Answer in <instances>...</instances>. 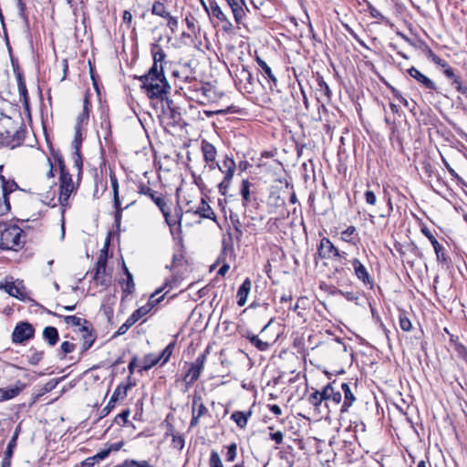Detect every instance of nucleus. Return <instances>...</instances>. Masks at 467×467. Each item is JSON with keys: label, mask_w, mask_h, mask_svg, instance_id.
<instances>
[{"label": "nucleus", "mask_w": 467, "mask_h": 467, "mask_svg": "<svg viewBox=\"0 0 467 467\" xmlns=\"http://www.w3.org/2000/svg\"><path fill=\"white\" fill-rule=\"evenodd\" d=\"M178 25H179V21H178L177 17L174 16V17H170L169 18V21L167 23V26L169 27V29L171 30V32L172 34H174L177 31Z\"/></svg>", "instance_id": "4d7b16f0"}, {"label": "nucleus", "mask_w": 467, "mask_h": 467, "mask_svg": "<svg viewBox=\"0 0 467 467\" xmlns=\"http://www.w3.org/2000/svg\"><path fill=\"white\" fill-rule=\"evenodd\" d=\"M34 327L26 322L18 324L13 332V341L16 343H22L29 339L34 335Z\"/></svg>", "instance_id": "6e6552de"}, {"label": "nucleus", "mask_w": 467, "mask_h": 467, "mask_svg": "<svg viewBox=\"0 0 467 467\" xmlns=\"http://www.w3.org/2000/svg\"><path fill=\"white\" fill-rule=\"evenodd\" d=\"M421 233L430 240L433 249L435 251V254L437 255L438 260H445L443 248L439 244V242L436 240L434 235L431 234V232L427 227L421 228Z\"/></svg>", "instance_id": "aec40b11"}, {"label": "nucleus", "mask_w": 467, "mask_h": 467, "mask_svg": "<svg viewBox=\"0 0 467 467\" xmlns=\"http://www.w3.org/2000/svg\"><path fill=\"white\" fill-rule=\"evenodd\" d=\"M4 288L10 296L20 300H24L26 297V288L21 282L6 283Z\"/></svg>", "instance_id": "2eb2a0df"}, {"label": "nucleus", "mask_w": 467, "mask_h": 467, "mask_svg": "<svg viewBox=\"0 0 467 467\" xmlns=\"http://www.w3.org/2000/svg\"><path fill=\"white\" fill-rule=\"evenodd\" d=\"M73 159H74V164H75L76 168L78 169V175H79L81 173L82 164H83L80 153L74 152Z\"/></svg>", "instance_id": "bf43d9fd"}, {"label": "nucleus", "mask_w": 467, "mask_h": 467, "mask_svg": "<svg viewBox=\"0 0 467 467\" xmlns=\"http://www.w3.org/2000/svg\"><path fill=\"white\" fill-rule=\"evenodd\" d=\"M244 337H247L250 342L255 346L259 350H266L269 347V344L265 342V341H262L257 336L255 335H251L250 333H245V334H243Z\"/></svg>", "instance_id": "cd10ccee"}, {"label": "nucleus", "mask_w": 467, "mask_h": 467, "mask_svg": "<svg viewBox=\"0 0 467 467\" xmlns=\"http://www.w3.org/2000/svg\"><path fill=\"white\" fill-rule=\"evenodd\" d=\"M79 330L83 332L84 341H83L82 348H83L84 350H87V349H88L92 346V344L94 342V337L88 332L87 327H82V328H79Z\"/></svg>", "instance_id": "7c9ffc66"}, {"label": "nucleus", "mask_w": 467, "mask_h": 467, "mask_svg": "<svg viewBox=\"0 0 467 467\" xmlns=\"http://www.w3.org/2000/svg\"><path fill=\"white\" fill-rule=\"evenodd\" d=\"M10 208L8 197L0 195V216L6 214L10 211Z\"/></svg>", "instance_id": "37998d69"}, {"label": "nucleus", "mask_w": 467, "mask_h": 467, "mask_svg": "<svg viewBox=\"0 0 467 467\" xmlns=\"http://www.w3.org/2000/svg\"><path fill=\"white\" fill-rule=\"evenodd\" d=\"M365 200L367 203L370 205H375L377 202V197L375 193L369 190L365 192Z\"/></svg>", "instance_id": "13d9d810"}, {"label": "nucleus", "mask_w": 467, "mask_h": 467, "mask_svg": "<svg viewBox=\"0 0 467 467\" xmlns=\"http://www.w3.org/2000/svg\"><path fill=\"white\" fill-rule=\"evenodd\" d=\"M239 46L241 48V55L239 56V59L241 61H243L244 59L245 56H247V57L251 56L250 46H249V43L245 40H241Z\"/></svg>", "instance_id": "a18cd8bd"}, {"label": "nucleus", "mask_w": 467, "mask_h": 467, "mask_svg": "<svg viewBox=\"0 0 467 467\" xmlns=\"http://www.w3.org/2000/svg\"><path fill=\"white\" fill-rule=\"evenodd\" d=\"M250 416H251V411H248V412L235 411V423L239 427L244 428L247 424V420Z\"/></svg>", "instance_id": "c9c22d12"}, {"label": "nucleus", "mask_w": 467, "mask_h": 467, "mask_svg": "<svg viewBox=\"0 0 467 467\" xmlns=\"http://www.w3.org/2000/svg\"><path fill=\"white\" fill-rule=\"evenodd\" d=\"M212 16L218 19V22L225 20L227 17L217 4L211 5Z\"/></svg>", "instance_id": "ea45409f"}, {"label": "nucleus", "mask_w": 467, "mask_h": 467, "mask_svg": "<svg viewBox=\"0 0 467 467\" xmlns=\"http://www.w3.org/2000/svg\"><path fill=\"white\" fill-rule=\"evenodd\" d=\"M114 406H115V403H110V400H109L108 405L101 410L100 417L107 416L110 412V410L114 408Z\"/></svg>", "instance_id": "69168bd1"}, {"label": "nucleus", "mask_w": 467, "mask_h": 467, "mask_svg": "<svg viewBox=\"0 0 467 467\" xmlns=\"http://www.w3.org/2000/svg\"><path fill=\"white\" fill-rule=\"evenodd\" d=\"M135 384L129 383L126 385L120 384L119 385L116 389L114 390L111 398H110V403H116L117 401L120 400H124L127 396V391L129 389L133 387Z\"/></svg>", "instance_id": "b1692460"}, {"label": "nucleus", "mask_w": 467, "mask_h": 467, "mask_svg": "<svg viewBox=\"0 0 467 467\" xmlns=\"http://www.w3.org/2000/svg\"><path fill=\"white\" fill-rule=\"evenodd\" d=\"M267 407H268L269 410L272 411L276 416L281 415L282 410H281V408L278 405L271 404V405H268Z\"/></svg>", "instance_id": "774afa93"}, {"label": "nucleus", "mask_w": 467, "mask_h": 467, "mask_svg": "<svg viewBox=\"0 0 467 467\" xmlns=\"http://www.w3.org/2000/svg\"><path fill=\"white\" fill-rule=\"evenodd\" d=\"M202 150L206 161H213L216 156V150L213 145L207 141H202Z\"/></svg>", "instance_id": "bb28decb"}, {"label": "nucleus", "mask_w": 467, "mask_h": 467, "mask_svg": "<svg viewBox=\"0 0 467 467\" xmlns=\"http://www.w3.org/2000/svg\"><path fill=\"white\" fill-rule=\"evenodd\" d=\"M64 320L67 325H70L72 327H79V328L85 327L83 324L88 323L85 319H82L76 316H67L65 317Z\"/></svg>", "instance_id": "72a5a7b5"}, {"label": "nucleus", "mask_w": 467, "mask_h": 467, "mask_svg": "<svg viewBox=\"0 0 467 467\" xmlns=\"http://www.w3.org/2000/svg\"><path fill=\"white\" fill-rule=\"evenodd\" d=\"M252 288V281L250 278H246L244 283L240 285L237 291L238 301L237 304L243 306L246 304L248 295Z\"/></svg>", "instance_id": "412c9836"}, {"label": "nucleus", "mask_w": 467, "mask_h": 467, "mask_svg": "<svg viewBox=\"0 0 467 467\" xmlns=\"http://www.w3.org/2000/svg\"><path fill=\"white\" fill-rule=\"evenodd\" d=\"M441 161H442V163L444 164L445 168L447 169V171L450 172V174L457 179L458 181H462V178L459 176V174L451 167V165L449 164V162L447 161V160L444 158V157H441Z\"/></svg>", "instance_id": "6e6d98bb"}, {"label": "nucleus", "mask_w": 467, "mask_h": 467, "mask_svg": "<svg viewBox=\"0 0 467 467\" xmlns=\"http://www.w3.org/2000/svg\"><path fill=\"white\" fill-rule=\"evenodd\" d=\"M89 109H90V102H89V94L86 92L84 99H83V109L82 111L78 114L77 117V122L76 127L82 128L83 125H86L88 121V116H89Z\"/></svg>", "instance_id": "a211bd4d"}, {"label": "nucleus", "mask_w": 467, "mask_h": 467, "mask_svg": "<svg viewBox=\"0 0 467 467\" xmlns=\"http://www.w3.org/2000/svg\"><path fill=\"white\" fill-rule=\"evenodd\" d=\"M153 55V64L151 67H157L158 68H163L162 61L164 60L166 55L164 51L159 48L157 51L152 50Z\"/></svg>", "instance_id": "2f4dec72"}, {"label": "nucleus", "mask_w": 467, "mask_h": 467, "mask_svg": "<svg viewBox=\"0 0 467 467\" xmlns=\"http://www.w3.org/2000/svg\"><path fill=\"white\" fill-rule=\"evenodd\" d=\"M118 467H153L147 461L137 462L134 460H127Z\"/></svg>", "instance_id": "4c0bfd02"}, {"label": "nucleus", "mask_w": 467, "mask_h": 467, "mask_svg": "<svg viewBox=\"0 0 467 467\" xmlns=\"http://www.w3.org/2000/svg\"><path fill=\"white\" fill-rule=\"evenodd\" d=\"M43 337L49 345L54 346L58 340L57 329L54 327H47L43 331Z\"/></svg>", "instance_id": "a878e982"}, {"label": "nucleus", "mask_w": 467, "mask_h": 467, "mask_svg": "<svg viewBox=\"0 0 467 467\" xmlns=\"http://www.w3.org/2000/svg\"><path fill=\"white\" fill-rule=\"evenodd\" d=\"M161 291L162 288L156 290L153 294H151L150 300L146 305L140 306L130 315L135 322L139 321L141 317L146 316L157 304L162 300L163 296L156 297Z\"/></svg>", "instance_id": "0eeeda50"}, {"label": "nucleus", "mask_w": 467, "mask_h": 467, "mask_svg": "<svg viewBox=\"0 0 467 467\" xmlns=\"http://www.w3.org/2000/svg\"><path fill=\"white\" fill-rule=\"evenodd\" d=\"M218 26H220L221 29L227 34L230 33L232 30V23L227 18L225 20L218 22Z\"/></svg>", "instance_id": "052dcab7"}, {"label": "nucleus", "mask_w": 467, "mask_h": 467, "mask_svg": "<svg viewBox=\"0 0 467 467\" xmlns=\"http://www.w3.org/2000/svg\"><path fill=\"white\" fill-rule=\"evenodd\" d=\"M400 327L403 331H410L412 328L410 320L403 315L400 316Z\"/></svg>", "instance_id": "8fccbe9b"}, {"label": "nucleus", "mask_w": 467, "mask_h": 467, "mask_svg": "<svg viewBox=\"0 0 467 467\" xmlns=\"http://www.w3.org/2000/svg\"><path fill=\"white\" fill-rule=\"evenodd\" d=\"M356 232V228L354 226H348L346 230H344L341 234V238L345 242H351V236Z\"/></svg>", "instance_id": "3c124183"}, {"label": "nucleus", "mask_w": 467, "mask_h": 467, "mask_svg": "<svg viewBox=\"0 0 467 467\" xmlns=\"http://www.w3.org/2000/svg\"><path fill=\"white\" fill-rule=\"evenodd\" d=\"M322 401H326L325 395H323V390H316L312 392L308 397V402L311 405H313L316 409H317L321 405Z\"/></svg>", "instance_id": "c85d7f7f"}, {"label": "nucleus", "mask_w": 467, "mask_h": 467, "mask_svg": "<svg viewBox=\"0 0 467 467\" xmlns=\"http://www.w3.org/2000/svg\"><path fill=\"white\" fill-rule=\"evenodd\" d=\"M111 185L113 190V201L115 209H119L120 201L119 197V183L116 178H111Z\"/></svg>", "instance_id": "58836bf2"}, {"label": "nucleus", "mask_w": 467, "mask_h": 467, "mask_svg": "<svg viewBox=\"0 0 467 467\" xmlns=\"http://www.w3.org/2000/svg\"><path fill=\"white\" fill-rule=\"evenodd\" d=\"M18 188L14 181H6L3 175L0 174V195L8 197L9 193L13 192Z\"/></svg>", "instance_id": "5701e85b"}, {"label": "nucleus", "mask_w": 467, "mask_h": 467, "mask_svg": "<svg viewBox=\"0 0 467 467\" xmlns=\"http://www.w3.org/2000/svg\"><path fill=\"white\" fill-rule=\"evenodd\" d=\"M207 411L206 407L201 402V399L195 397L192 401V419L191 420V426L196 425L199 419Z\"/></svg>", "instance_id": "6ab92c4d"}, {"label": "nucleus", "mask_w": 467, "mask_h": 467, "mask_svg": "<svg viewBox=\"0 0 467 467\" xmlns=\"http://www.w3.org/2000/svg\"><path fill=\"white\" fill-rule=\"evenodd\" d=\"M206 359V353L201 354L196 360L189 366L186 378H190V379H197L201 374V371L203 368V364Z\"/></svg>", "instance_id": "4468645a"}, {"label": "nucleus", "mask_w": 467, "mask_h": 467, "mask_svg": "<svg viewBox=\"0 0 467 467\" xmlns=\"http://www.w3.org/2000/svg\"><path fill=\"white\" fill-rule=\"evenodd\" d=\"M209 463L210 467H223L222 460L215 451H212Z\"/></svg>", "instance_id": "49530a36"}, {"label": "nucleus", "mask_w": 467, "mask_h": 467, "mask_svg": "<svg viewBox=\"0 0 467 467\" xmlns=\"http://www.w3.org/2000/svg\"><path fill=\"white\" fill-rule=\"evenodd\" d=\"M26 385L19 382L5 388H0V402L11 400L16 397L24 389Z\"/></svg>", "instance_id": "ddd939ff"}, {"label": "nucleus", "mask_w": 467, "mask_h": 467, "mask_svg": "<svg viewBox=\"0 0 467 467\" xmlns=\"http://www.w3.org/2000/svg\"><path fill=\"white\" fill-rule=\"evenodd\" d=\"M172 445L174 448L182 450L184 447V440L182 436H173Z\"/></svg>", "instance_id": "680f3d73"}, {"label": "nucleus", "mask_w": 467, "mask_h": 467, "mask_svg": "<svg viewBox=\"0 0 467 467\" xmlns=\"http://www.w3.org/2000/svg\"><path fill=\"white\" fill-rule=\"evenodd\" d=\"M434 64L438 65L439 67H446L448 66V63L444 60V59H441V57H439L438 56H436L435 57H433V59L431 60Z\"/></svg>", "instance_id": "338daca9"}, {"label": "nucleus", "mask_w": 467, "mask_h": 467, "mask_svg": "<svg viewBox=\"0 0 467 467\" xmlns=\"http://www.w3.org/2000/svg\"><path fill=\"white\" fill-rule=\"evenodd\" d=\"M123 292L127 294H131L134 291L135 284L133 281V276L130 273H128V277L126 282L122 285Z\"/></svg>", "instance_id": "a19ab883"}, {"label": "nucleus", "mask_w": 467, "mask_h": 467, "mask_svg": "<svg viewBox=\"0 0 467 467\" xmlns=\"http://www.w3.org/2000/svg\"><path fill=\"white\" fill-rule=\"evenodd\" d=\"M17 86H18L19 95L23 101L24 107L26 108V109H28V107H29L28 93H27V89L26 87V83L20 75H18V77H17Z\"/></svg>", "instance_id": "393cba45"}, {"label": "nucleus", "mask_w": 467, "mask_h": 467, "mask_svg": "<svg viewBox=\"0 0 467 467\" xmlns=\"http://www.w3.org/2000/svg\"><path fill=\"white\" fill-rule=\"evenodd\" d=\"M166 12H168V10L163 2L157 0L153 3L151 8L152 15L162 16Z\"/></svg>", "instance_id": "473e14b6"}, {"label": "nucleus", "mask_w": 467, "mask_h": 467, "mask_svg": "<svg viewBox=\"0 0 467 467\" xmlns=\"http://www.w3.org/2000/svg\"><path fill=\"white\" fill-rule=\"evenodd\" d=\"M139 192L140 194L147 195V196L150 197V199L160 207V209L163 213L166 222L170 225H171V223L170 222V220L168 218V213L164 211L163 207L165 205V202L162 200V198L159 195H156V192L153 190H151L149 186L143 185V184L140 186Z\"/></svg>", "instance_id": "9b49d317"}, {"label": "nucleus", "mask_w": 467, "mask_h": 467, "mask_svg": "<svg viewBox=\"0 0 467 467\" xmlns=\"http://www.w3.org/2000/svg\"><path fill=\"white\" fill-rule=\"evenodd\" d=\"M219 170L224 173L223 180L219 184V192L223 196V198H219V204L222 206L223 211H224V204H228L231 202L232 193H231V185L232 179L234 176V159L227 158L223 161L222 164H218Z\"/></svg>", "instance_id": "20e7f679"}, {"label": "nucleus", "mask_w": 467, "mask_h": 467, "mask_svg": "<svg viewBox=\"0 0 467 467\" xmlns=\"http://www.w3.org/2000/svg\"><path fill=\"white\" fill-rule=\"evenodd\" d=\"M60 348H61L63 354L66 355V354H68V353H71L72 351H74L75 345L73 343L68 342V341H64L61 344Z\"/></svg>", "instance_id": "5fc2aeb1"}, {"label": "nucleus", "mask_w": 467, "mask_h": 467, "mask_svg": "<svg viewBox=\"0 0 467 467\" xmlns=\"http://www.w3.org/2000/svg\"><path fill=\"white\" fill-rule=\"evenodd\" d=\"M351 264L357 278L362 281L364 285H369L372 286L373 282L365 265L358 258H354L351 261Z\"/></svg>", "instance_id": "1a4fd4ad"}, {"label": "nucleus", "mask_w": 467, "mask_h": 467, "mask_svg": "<svg viewBox=\"0 0 467 467\" xmlns=\"http://www.w3.org/2000/svg\"><path fill=\"white\" fill-rule=\"evenodd\" d=\"M245 10L247 7L245 5L244 0H235V22H239L243 16L245 15Z\"/></svg>", "instance_id": "c756f323"}, {"label": "nucleus", "mask_w": 467, "mask_h": 467, "mask_svg": "<svg viewBox=\"0 0 467 467\" xmlns=\"http://www.w3.org/2000/svg\"><path fill=\"white\" fill-rule=\"evenodd\" d=\"M318 254L322 258H331L332 255H341L340 251L327 238H323L320 241Z\"/></svg>", "instance_id": "9d476101"}, {"label": "nucleus", "mask_w": 467, "mask_h": 467, "mask_svg": "<svg viewBox=\"0 0 467 467\" xmlns=\"http://www.w3.org/2000/svg\"><path fill=\"white\" fill-rule=\"evenodd\" d=\"M454 350L457 354V356L461 358H462L464 361L467 362V348L461 343H456L454 345Z\"/></svg>", "instance_id": "09e8293b"}, {"label": "nucleus", "mask_w": 467, "mask_h": 467, "mask_svg": "<svg viewBox=\"0 0 467 467\" xmlns=\"http://www.w3.org/2000/svg\"><path fill=\"white\" fill-rule=\"evenodd\" d=\"M451 85L459 93H461L467 99V86L463 85L461 78H455L454 81L451 82Z\"/></svg>", "instance_id": "c03bdc74"}, {"label": "nucleus", "mask_w": 467, "mask_h": 467, "mask_svg": "<svg viewBox=\"0 0 467 467\" xmlns=\"http://www.w3.org/2000/svg\"><path fill=\"white\" fill-rule=\"evenodd\" d=\"M135 323H136V322H135V321L133 320V318L130 316V317H128V319L125 321V323H124V324H122V325L119 327V329H118V331H117L116 335H117V336L124 335V334L129 330V328H130V327H132Z\"/></svg>", "instance_id": "79ce46f5"}, {"label": "nucleus", "mask_w": 467, "mask_h": 467, "mask_svg": "<svg viewBox=\"0 0 467 467\" xmlns=\"http://www.w3.org/2000/svg\"><path fill=\"white\" fill-rule=\"evenodd\" d=\"M323 395L326 398V406L329 408V403L337 406L342 400V395L339 390H335L331 384H328L323 389Z\"/></svg>", "instance_id": "f3484780"}, {"label": "nucleus", "mask_w": 467, "mask_h": 467, "mask_svg": "<svg viewBox=\"0 0 467 467\" xmlns=\"http://www.w3.org/2000/svg\"><path fill=\"white\" fill-rule=\"evenodd\" d=\"M257 63L262 70L272 81L276 82V78L273 74L270 67L261 58L257 57Z\"/></svg>", "instance_id": "e433bc0d"}, {"label": "nucleus", "mask_w": 467, "mask_h": 467, "mask_svg": "<svg viewBox=\"0 0 467 467\" xmlns=\"http://www.w3.org/2000/svg\"><path fill=\"white\" fill-rule=\"evenodd\" d=\"M174 344H169L160 354H149L143 358H134L129 365L130 373H134L136 370L139 372L147 371L153 366L161 361V365L165 364L171 358Z\"/></svg>", "instance_id": "7ed1b4c3"}, {"label": "nucleus", "mask_w": 467, "mask_h": 467, "mask_svg": "<svg viewBox=\"0 0 467 467\" xmlns=\"http://www.w3.org/2000/svg\"><path fill=\"white\" fill-rule=\"evenodd\" d=\"M97 285L109 286L111 283V275L107 271V252L106 247L101 251L96 264L95 274L93 276Z\"/></svg>", "instance_id": "423d86ee"}, {"label": "nucleus", "mask_w": 467, "mask_h": 467, "mask_svg": "<svg viewBox=\"0 0 467 467\" xmlns=\"http://www.w3.org/2000/svg\"><path fill=\"white\" fill-rule=\"evenodd\" d=\"M341 389L344 391L345 400H344L343 405L340 409V411L346 412V411H348V408L353 405V403L356 400V398L347 383H342Z\"/></svg>", "instance_id": "4be33fe9"}, {"label": "nucleus", "mask_w": 467, "mask_h": 467, "mask_svg": "<svg viewBox=\"0 0 467 467\" xmlns=\"http://www.w3.org/2000/svg\"><path fill=\"white\" fill-rule=\"evenodd\" d=\"M250 182L246 180H244L242 182L241 194L244 202H248L250 200Z\"/></svg>", "instance_id": "de8ad7c7"}, {"label": "nucleus", "mask_w": 467, "mask_h": 467, "mask_svg": "<svg viewBox=\"0 0 467 467\" xmlns=\"http://www.w3.org/2000/svg\"><path fill=\"white\" fill-rule=\"evenodd\" d=\"M270 437L273 441H275L277 444H281L283 442L284 435L281 431H275L270 434Z\"/></svg>", "instance_id": "0e129e2a"}, {"label": "nucleus", "mask_w": 467, "mask_h": 467, "mask_svg": "<svg viewBox=\"0 0 467 467\" xmlns=\"http://www.w3.org/2000/svg\"><path fill=\"white\" fill-rule=\"evenodd\" d=\"M444 68V75L446 76V78L451 79L452 81H454L455 78H460L455 75L454 70L451 67L447 66Z\"/></svg>", "instance_id": "e2e57ef3"}, {"label": "nucleus", "mask_w": 467, "mask_h": 467, "mask_svg": "<svg viewBox=\"0 0 467 467\" xmlns=\"http://www.w3.org/2000/svg\"><path fill=\"white\" fill-rule=\"evenodd\" d=\"M23 230L12 222L0 221V248L18 250L26 243Z\"/></svg>", "instance_id": "f03ea898"}, {"label": "nucleus", "mask_w": 467, "mask_h": 467, "mask_svg": "<svg viewBox=\"0 0 467 467\" xmlns=\"http://www.w3.org/2000/svg\"><path fill=\"white\" fill-rule=\"evenodd\" d=\"M408 74L416 79L420 85H422L425 88L431 90H436L437 87L434 81L429 78L427 76L420 72L416 67H411L408 69Z\"/></svg>", "instance_id": "f8f14e48"}, {"label": "nucleus", "mask_w": 467, "mask_h": 467, "mask_svg": "<svg viewBox=\"0 0 467 467\" xmlns=\"http://www.w3.org/2000/svg\"><path fill=\"white\" fill-rule=\"evenodd\" d=\"M18 433H19V429L16 428V431H15V433L13 435V437L11 438V440L9 441L8 442V445L6 447V450H5V458H10L13 454V451L14 449L16 448V441H17V437H18Z\"/></svg>", "instance_id": "f704fd0d"}, {"label": "nucleus", "mask_w": 467, "mask_h": 467, "mask_svg": "<svg viewBox=\"0 0 467 467\" xmlns=\"http://www.w3.org/2000/svg\"><path fill=\"white\" fill-rule=\"evenodd\" d=\"M58 165L60 169L58 201L62 206H67L68 204L70 195L76 191V186L73 182L71 174L66 169L61 159H58Z\"/></svg>", "instance_id": "39448f33"}, {"label": "nucleus", "mask_w": 467, "mask_h": 467, "mask_svg": "<svg viewBox=\"0 0 467 467\" xmlns=\"http://www.w3.org/2000/svg\"><path fill=\"white\" fill-rule=\"evenodd\" d=\"M141 88L150 99H162L170 89V85L164 76L163 68L151 67L148 74L140 77Z\"/></svg>", "instance_id": "f257e3e1"}, {"label": "nucleus", "mask_w": 467, "mask_h": 467, "mask_svg": "<svg viewBox=\"0 0 467 467\" xmlns=\"http://www.w3.org/2000/svg\"><path fill=\"white\" fill-rule=\"evenodd\" d=\"M185 23H186V26L188 27V29L193 34V35H196V32H195V29H196V26H195V23H196V19L194 16H187L185 17Z\"/></svg>", "instance_id": "864d4df0"}, {"label": "nucleus", "mask_w": 467, "mask_h": 467, "mask_svg": "<svg viewBox=\"0 0 467 467\" xmlns=\"http://www.w3.org/2000/svg\"><path fill=\"white\" fill-rule=\"evenodd\" d=\"M58 381H47L45 386L42 389V391L40 393H37L36 395V398H39L40 396L44 395L47 392L51 391L53 389L56 388Z\"/></svg>", "instance_id": "603ef678"}, {"label": "nucleus", "mask_w": 467, "mask_h": 467, "mask_svg": "<svg viewBox=\"0 0 467 467\" xmlns=\"http://www.w3.org/2000/svg\"><path fill=\"white\" fill-rule=\"evenodd\" d=\"M189 208L186 210V213L193 212L199 214L203 218H213L214 214L209 204L204 201L203 198H201L198 205L192 206L190 202L188 203Z\"/></svg>", "instance_id": "dca6fc26"}]
</instances>
